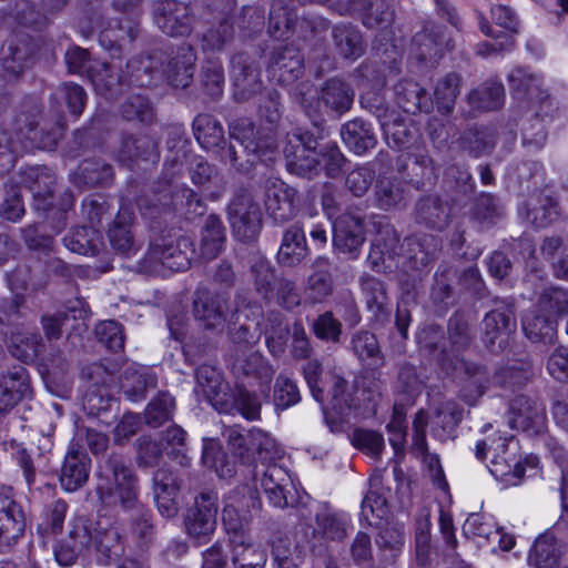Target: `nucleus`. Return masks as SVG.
I'll return each mask as SVG.
<instances>
[{"instance_id": "nucleus-1", "label": "nucleus", "mask_w": 568, "mask_h": 568, "mask_svg": "<svg viewBox=\"0 0 568 568\" xmlns=\"http://www.w3.org/2000/svg\"><path fill=\"white\" fill-rule=\"evenodd\" d=\"M195 60L193 49L190 45H182L163 72L153 69V57L146 55L131 59L126 64V73L114 77L110 73L109 64L103 63L97 70L87 67L89 63L87 50L74 47L65 52L69 71L72 73L85 71L99 94H106L115 84L122 81L134 83L138 87H149L153 84L155 74L164 75L176 88H185L192 80Z\"/></svg>"}, {"instance_id": "nucleus-2", "label": "nucleus", "mask_w": 568, "mask_h": 568, "mask_svg": "<svg viewBox=\"0 0 568 568\" xmlns=\"http://www.w3.org/2000/svg\"><path fill=\"white\" fill-rule=\"evenodd\" d=\"M97 491L105 505L129 509L138 500L136 478L120 456H111L99 466Z\"/></svg>"}, {"instance_id": "nucleus-3", "label": "nucleus", "mask_w": 568, "mask_h": 568, "mask_svg": "<svg viewBox=\"0 0 568 568\" xmlns=\"http://www.w3.org/2000/svg\"><path fill=\"white\" fill-rule=\"evenodd\" d=\"M516 450V444L513 437H499L488 445L486 440L477 442L476 457L480 460L485 459L487 455H491L490 473L496 477H501L508 480L510 477L519 479L525 474V468L520 460L516 457L515 452L508 453L510 446Z\"/></svg>"}, {"instance_id": "nucleus-4", "label": "nucleus", "mask_w": 568, "mask_h": 568, "mask_svg": "<svg viewBox=\"0 0 568 568\" xmlns=\"http://www.w3.org/2000/svg\"><path fill=\"white\" fill-rule=\"evenodd\" d=\"M491 19L497 26L505 30V33H494L487 21L484 19L480 20L479 26L481 32L491 38L490 41H485L477 45V53L483 57L509 50L513 47V37L509 33L518 31V20L511 9L506 6H494L491 8Z\"/></svg>"}, {"instance_id": "nucleus-5", "label": "nucleus", "mask_w": 568, "mask_h": 568, "mask_svg": "<svg viewBox=\"0 0 568 568\" xmlns=\"http://www.w3.org/2000/svg\"><path fill=\"white\" fill-rule=\"evenodd\" d=\"M229 220L239 241L248 242L256 237L261 229V211L250 193L237 194L232 200Z\"/></svg>"}, {"instance_id": "nucleus-6", "label": "nucleus", "mask_w": 568, "mask_h": 568, "mask_svg": "<svg viewBox=\"0 0 568 568\" xmlns=\"http://www.w3.org/2000/svg\"><path fill=\"white\" fill-rule=\"evenodd\" d=\"M231 136L243 148L244 152L254 155L263 162H271L276 159V148L273 136L270 133L256 131L247 119H240L231 125Z\"/></svg>"}, {"instance_id": "nucleus-7", "label": "nucleus", "mask_w": 568, "mask_h": 568, "mask_svg": "<svg viewBox=\"0 0 568 568\" xmlns=\"http://www.w3.org/2000/svg\"><path fill=\"white\" fill-rule=\"evenodd\" d=\"M195 320L206 329H223L231 316L227 298L223 294L199 290L193 303Z\"/></svg>"}, {"instance_id": "nucleus-8", "label": "nucleus", "mask_w": 568, "mask_h": 568, "mask_svg": "<svg viewBox=\"0 0 568 568\" xmlns=\"http://www.w3.org/2000/svg\"><path fill=\"white\" fill-rule=\"evenodd\" d=\"M287 169L302 176L311 175L320 164L316 141L310 135L293 134L283 148Z\"/></svg>"}, {"instance_id": "nucleus-9", "label": "nucleus", "mask_w": 568, "mask_h": 568, "mask_svg": "<svg viewBox=\"0 0 568 568\" xmlns=\"http://www.w3.org/2000/svg\"><path fill=\"white\" fill-rule=\"evenodd\" d=\"M216 496L212 493H202L195 499V507L185 517L187 534L199 542H204L215 530L216 526Z\"/></svg>"}, {"instance_id": "nucleus-10", "label": "nucleus", "mask_w": 568, "mask_h": 568, "mask_svg": "<svg viewBox=\"0 0 568 568\" xmlns=\"http://www.w3.org/2000/svg\"><path fill=\"white\" fill-rule=\"evenodd\" d=\"M510 426L528 435H537L546 427L544 407L531 398L520 395L510 404Z\"/></svg>"}, {"instance_id": "nucleus-11", "label": "nucleus", "mask_w": 568, "mask_h": 568, "mask_svg": "<svg viewBox=\"0 0 568 568\" xmlns=\"http://www.w3.org/2000/svg\"><path fill=\"white\" fill-rule=\"evenodd\" d=\"M154 21L166 34L185 36L191 31L190 9L175 0H159L154 6Z\"/></svg>"}, {"instance_id": "nucleus-12", "label": "nucleus", "mask_w": 568, "mask_h": 568, "mask_svg": "<svg viewBox=\"0 0 568 568\" xmlns=\"http://www.w3.org/2000/svg\"><path fill=\"white\" fill-rule=\"evenodd\" d=\"M154 500L159 513L165 518L176 516L180 508V481L166 468H160L153 476Z\"/></svg>"}, {"instance_id": "nucleus-13", "label": "nucleus", "mask_w": 568, "mask_h": 568, "mask_svg": "<svg viewBox=\"0 0 568 568\" xmlns=\"http://www.w3.org/2000/svg\"><path fill=\"white\" fill-rule=\"evenodd\" d=\"M362 221L351 214L338 216L333 223V243L342 253L356 258L364 243Z\"/></svg>"}, {"instance_id": "nucleus-14", "label": "nucleus", "mask_w": 568, "mask_h": 568, "mask_svg": "<svg viewBox=\"0 0 568 568\" xmlns=\"http://www.w3.org/2000/svg\"><path fill=\"white\" fill-rule=\"evenodd\" d=\"M295 191L278 179L265 184V207L275 222H284L295 214Z\"/></svg>"}, {"instance_id": "nucleus-15", "label": "nucleus", "mask_w": 568, "mask_h": 568, "mask_svg": "<svg viewBox=\"0 0 568 568\" xmlns=\"http://www.w3.org/2000/svg\"><path fill=\"white\" fill-rule=\"evenodd\" d=\"M91 535L89 527L80 519L72 525L68 537L54 547V557L62 567L74 564L80 554L90 551Z\"/></svg>"}, {"instance_id": "nucleus-16", "label": "nucleus", "mask_w": 568, "mask_h": 568, "mask_svg": "<svg viewBox=\"0 0 568 568\" xmlns=\"http://www.w3.org/2000/svg\"><path fill=\"white\" fill-rule=\"evenodd\" d=\"M24 531V515L8 496L0 494V550L10 547Z\"/></svg>"}, {"instance_id": "nucleus-17", "label": "nucleus", "mask_w": 568, "mask_h": 568, "mask_svg": "<svg viewBox=\"0 0 568 568\" xmlns=\"http://www.w3.org/2000/svg\"><path fill=\"white\" fill-rule=\"evenodd\" d=\"M30 390L29 376L22 366H14L0 379V412L16 406Z\"/></svg>"}, {"instance_id": "nucleus-18", "label": "nucleus", "mask_w": 568, "mask_h": 568, "mask_svg": "<svg viewBox=\"0 0 568 568\" xmlns=\"http://www.w3.org/2000/svg\"><path fill=\"white\" fill-rule=\"evenodd\" d=\"M260 481L271 505L278 508L288 505L286 487L292 483V479L284 467L276 464H267Z\"/></svg>"}, {"instance_id": "nucleus-19", "label": "nucleus", "mask_w": 568, "mask_h": 568, "mask_svg": "<svg viewBox=\"0 0 568 568\" xmlns=\"http://www.w3.org/2000/svg\"><path fill=\"white\" fill-rule=\"evenodd\" d=\"M449 48V40L446 39L440 29L432 26L417 33L410 43L409 53L417 60H436L445 49Z\"/></svg>"}, {"instance_id": "nucleus-20", "label": "nucleus", "mask_w": 568, "mask_h": 568, "mask_svg": "<svg viewBox=\"0 0 568 568\" xmlns=\"http://www.w3.org/2000/svg\"><path fill=\"white\" fill-rule=\"evenodd\" d=\"M92 537L90 550L110 559L123 551L122 538L116 527L108 519H100L93 528L89 527Z\"/></svg>"}, {"instance_id": "nucleus-21", "label": "nucleus", "mask_w": 568, "mask_h": 568, "mask_svg": "<svg viewBox=\"0 0 568 568\" xmlns=\"http://www.w3.org/2000/svg\"><path fill=\"white\" fill-rule=\"evenodd\" d=\"M90 474V459L85 454L74 450L67 453L61 467L60 484L67 491H74L83 486Z\"/></svg>"}, {"instance_id": "nucleus-22", "label": "nucleus", "mask_w": 568, "mask_h": 568, "mask_svg": "<svg viewBox=\"0 0 568 568\" xmlns=\"http://www.w3.org/2000/svg\"><path fill=\"white\" fill-rule=\"evenodd\" d=\"M556 318L537 306L524 315L523 329L532 342L552 343L556 337Z\"/></svg>"}, {"instance_id": "nucleus-23", "label": "nucleus", "mask_w": 568, "mask_h": 568, "mask_svg": "<svg viewBox=\"0 0 568 568\" xmlns=\"http://www.w3.org/2000/svg\"><path fill=\"white\" fill-rule=\"evenodd\" d=\"M233 565L235 568H264L266 552L260 546L254 545L246 535L231 537Z\"/></svg>"}, {"instance_id": "nucleus-24", "label": "nucleus", "mask_w": 568, "mask_h": 568, "mask_svg": "<svg viewBox=\"0 0 568 568\" xmlns=\"http://www.w3.org/2000/svg\"><path fill=\"white\" fill-rule=\"evenodd\" d=\"M395 94L398 105L407 113L429 112L433 109L434 102L427 98L420 85L412 80L399 82L395 87Z\"/></svg>"}, {"instance_id": "nucleus-25", "label": "nucleus", "mask_w": 568, "mask_h": 568, "mask_svg": "<svg viewBox=\"0 0 568 568\" xmlns=\"http://www.w3.org/2000/svg\"><path fill=\"white\" fill-rule=\"evenodd\" d=\"M484 342L488 347L495 351L494 346L498 343V347L503 348L508 342L510 333L515 329V323L510 317L500 311L489 312L484 321Z\"/></svg>"}, {"instance_id": "nucleus-26", "label": "nucleus", "mask_w": 568, "mask_h": 568, "mask_svg": "<svg viewBox=\"0 0 568 568\" xmlns=\"http://www.w3.org/2000/svg\"><path fill=\"white\" fill-rule=\"evenodd\" d=\"M227 385L223 382L221 373L210 366L202 365L196 369V390L201 393L214 407L223 404L222 394Z\"/></svg>"}, {"instance_id": "nucleus-27", "label": "nucleus", "mask_w": 568, "mask_h": 568, "mask_svg": "<svg viewBox=\"0 0 568 568\" xmlns=\"http://www.w3.org/2000/svg\"><path fill=\"white\" fill-rule=\"evenodd\" d=\"M306 255V239L302 227L291 226L283 236V242L277 253L281 264L292 266L300 263Z\"/></svg>"}, {"instance_id": "nucleus-28", "label": "nucleus", "mask_w": 568, "mask_h": 568, "mask_svg": "<svg viewBox=\"0 0 568 568\" xmlns=\"http://www.w3.org/2000/svg\"><path fill=\"white\" fill-rule=\"evenodd\" d=\"M225 240L224 227L221 220L215 215L205 219L201 230L199 256L211 260L221 252Z\"/></svg>"}, {"instance_id": "nucleus-29", "label": "nucleus", "mask_w": 568, "mask_h": 568, "mask_svg": "<svg viewBox=\"0 0 568 568\" xmlns=\"http://www.w3.org/2000/svg\"><path fill=\"white\" fill-rule=\"evenodd\" d=\"M344 143L356 154H363L376 144L371 125L362 120L347 122L341 131Z\"/></svg>"}, {"instance_id": "nucleus-30", "label": "nucleus", "mask_w": 568, "mask_h": 568, "mask_svg": "<svg viewBox=\"0 0 568 568\" xmlns=\"http://www.w3.org/2000/svg\"><path fill=\"white\" fill-rule=\"evenodd\" d=\"M197 253L191 241L183 236L176 241L175 245H168L161 253V262L164 266L173 271L186 270Z\"/></svg>"}, {"instance_id": "nucleus-31", "label": "nucleus", "mask_w": 568, "mask_h": 568, "mask_svg": "<svg viewBox=\"0 0 568 568\" xmlns=\"http://www.w3.org/2000/svg\"><path fill=\"white\" fill-rule=\"evenodd\" d=\"M41 337L29 328L17 329L11 334L9 351L12 356L29 363L37 358Z\"/></svg>"}, {"instance_id": "nucleus-32", "label": "nucleus", "mask_w": 568, "mask_h": 568, "mask_svg": "<svg viewBox=\"0 0 568 568\" xmlns=\"http://www.w3.org/2000/svg\"><path fill=\"white\" fill-rule=\"evenodd\" d=\"M353 99V90L338 79L328 80L321 93V101L325 106L341 113L351 108Z\"/></svg>"}, {"instance_id": "nucleus-33", "label": "nucleus", "mask_w": 568, "mask_h": 568, "mask_svg": "<svg viewBox=\"0 0 568 568\" xmlns=\"http://www.w3.org/2000/svg\"><path fill=\"white\" fill-rule=\"evenodd\" d=\"M505 92L503 84L497 80H489L474 90L469 97V103L478 110H494L504 103Z\"/></svg>"}, {"instance_id": "nucleus-34", "label": "nucleus", "mask_w": 568, "mask_h": 568, "mask_svg": "<svg viewBox=\"0 0 568 568\" xmlns=\"http://www.w3.org/2000/svg\"><path fill=\"white\" fill-rule=\"evenodd\" d=\"M247 437L246 462L254 455H256V458L262 464L272 462L278 456L280 450L277 444L268 434L261 429H251L247 432Z\"/></svg>"}, {"instance_id": "nucleus-35", "label": "nucleus", "mask_w": 568, "mask_h": 568, "mask_svg": "<svg viewBox=\"0 0 568 568\" xmlns=\"http://www.w3.org/2000/svg\"><path fill=\"white\" fill-rule=\"evenodd\" d=\"M528 560L535 568H556L558 548L552 535L539 536L529 552Z\"/></svg>"}, {"instance_id": "nucleus-36", "label": "nucleus", "mask_w": 568, "mask_h": 568, "mask_svg": "<svg viewBox=\"0 0 568 568\" xmlns=\"http://www.w3.org/2000/svg\"><path fill=\"white\" fill-rule=\"evenodd\" d=\"M233 371L246 376L253 375L263 385H270L274 371L257 352H251L245 358L237 357L233 363Z\"/></svg>"}, {"instance_id": "nucleus-37", "label": "nucleus", "mask_w": 568, "mask_h": 568, "mask_svg": "<svg viewBox=\"0 0 568 568\" xmlns=\"http://www.w3.org/2000/svg\"><path fill=\"white\" fill-rule=\"evenodd\" d=\"M156 379L146 367H140L131 374H126L122 382L125 397L131 402H141L145 398L149 387H155Z\"/></svg>"}, {"instance_id": "nucleus-38", "label": "nucleus", "mask_w": 568, "mask_h": 568, "mask_svg": "<svg viewBox=\"0 0 568 568\" xmlns=\"http://www.w3.org/2000/svg\"><path fill=\"white\" fill-rule=\"evenodd\" d=\"M194 135L204 149H211L223 140L222 125L210 115H199L193 122Z\"/></svg>"}, {"instance_id": "nucleus-39", "label": "nucleus", "mask_w": 568, "mask_h": 568, "mask_svg": "<svg viewBox=\"0 0 568 568\" xmlns=\"http://www.w3.org/2000/svg\"><path fill=\"white\" fill-rule=\"evenodd\" d=\"M302 59L292 48H285L273 65V72H278V81L290 83L302 74Z\"/></svg>"}, {"instance_id": "nucleus-40", "label": "nucleus", "mask_w": 568, "mask_h": 568, "mask_svg": "<svg viewBox=\"0 0 568 568\" xmlns=\"http://www.w3.org/2000/svg\"><path fill=\"white\" fill-rule=\"evenodd\" d=\"M174 398L168 393H160L145 409V420L152 427H159L172 418Z\"/></svg>"}, {"instance_id": "nucleus-41", "label": "nucleus", "mask_w": 568, "mask_h": 568, "mask_svg": "<svg viewBox=\"0 0 568 568\" xmlns=\"http://www.w3.org/2000/svg\"><path fill=\"white\" fill-rule=\"evenodd\" d=\"M317 529L323 537L331 540H341L347 532L349 519L345 515L322 513L316 516Z\"/></svg>"}, {"instance_id": "nucleus-42", "label": "nucleus", "mask_w": 568, "mask_h": 568, "mask_svg": "<svg viewBox=\"0 0 568 568\" xmlns=\"http://www.w3.org/2000/svg\"><path fill=\"white\" fill-rule=\"evenodd\" d=\"M460 78L456 73H449L443 78L435 88V103L442 112H448L459 93Z\"/></svg>"}, {"instance_id": "nucleus-43", "label": "nucleus", "mask_w": 568, "mask_h": 568, "mask_svg": "<svg viewBox=\"0 0 568 568\" xmlns=\"http://www.w3.org/2000/svg\"><path fill=\"white\" fill-rule=\"evenodd\" d=\"M538 307L557 320L568 311V292L561 287L547 288L540 295Z\"/></svg>"}, {"instance_id": "nucleus-44", "label": "nucleus", "mask_w": 568, "mask_h": 568, "mask_svg": "<svg viewBox=\"0 0 568 568\" xmlns=\"http://www.w3.org/2000/svg\"><path fill=\"white\" fill-rule=\"evenodd\" d=\"M95 232L92 227L82 226L75 230L74 233L63 239L65 247L81 255H93L97 251V243L94 240Z\"/></svg>"}, {"instance_id": "nucleus-45", "label": "nucleus", "mask_w": 568, "mask_h": 568, "mask_svg": "<svg viewBox=\"0 0 568 568\" xmlns=\"http://www.w3.org/2000/svg\"><path fill=\"white\" fill-rule=\"evenodd\" d=\"M95 334L99 341L109 349L116 352L123 348L124 336L121 325L115 321H104L97 325Z\"/></svg>"}, {"instance_id": "nucleus-46", "label": "nucleus", "mask_w": 568, "mask_h": 568, "mask_svg": "<svg viewBox=\"0 0 568 568\" xmlns=\"http://www.w3.org/2000/svg\"><path fill=\"white\" fill-rule=\"evenodd\" d=\"M270 322L272 325L265 331L266 345L273 356H281L285 351L288 327L277 316L270 318Z\"/></svg>"}, {"instance_id": "nucleus-47", "label": "nucleus", "mask_w": 568, "mask_h": 568, "mask_svg": "<svg viewBox=\"0 0 568 568\" xmlns=\"http://www.w3.org/2000/svg\"><path fill=\"white\" fill-rule=\"evenodd\" d=\"M133 156L143 158L144 160H156L158 153L153 142L146 138L133 139L130 138L123 142L121 160L125 158L132 159Z\"/></svg>"}, {"instance_id": "nucleus-48", "label": "nucleus", "mask_w": 568, "mask_h": 568, "mask_svg": "<svg viewBox=\"0 0 568 568\" xmlns=\"http://www.w3.org/2000/svg\"><path fill=\"white\" fill-rule=\"evenodd\" d=\"M406 427V414L404 407L402 405H395L387 429L390 434L389 443L396 453L400 452L404 447Z\"/></svg>"}, {"instance_id": "nucleus-49", "label": "nucleus", "mask_w": 568, "mask_h": 568, "mask_svg": "<svg viewBox=\"0 0 568 568\" xmlns=\"http://www.w3.org/2000/svg\"><path fill=\"white\" fill-rule=\"evenodd\" d=\"M510 85L517 93H525L529 98H536L540 89L539 79L524 69H515L508 75Z\"/></svg>"}, {"instance_id": "nucleus-50", "label": "nucleus", "mask_w": 568, "mask_h": 568, "mask_svg": "<svg viewBox=\"0 0 568 568\" xmlns=\"http://www.w3.org/2000/svg\"><path fill=\"white\" fill-rule=\"evenodd\" d=\"M300 400V393L292 379L280 375L275 384L274 402L282 409L295 405Z\"/></svg>"}, {"instance_id": "nucleus-51", "label": "nucleus", "mask_w": 568, "mask_h": 568, "mask_svg": "<svg viewBox=\"0 0 568 568\" xmlns=\"http://www.w3.org/2000/svg\"><path fill=\"white\" fill-rule=\"evenodd\" d=\"M352 444L372 456H377L384 447V438L374 430L356 429L352 435Z\"/></svg>"}, {"instance_id": "nucleus-52", "label": "nucleus", "mask_w": 568, "mask_h": 568, "mask_svg": "<svg viewBox=\"0 0 568 568\" xmlns=\"http://www.w3.org/2000/svg\"><path fill=\"white\" fill-rule=\"evenodd\" d=\"M29 61L28 48H16L10 42L7 49L2 51V65L3 69L11 74L21 73L27 68Z\"/></svg>"}, {"instance_id": "nucleus-53", "label": "nucleus", "mask_w": 568, "mask_h": 568, "mask_svg": "<svg viewBox=\"0 0 568 568\" xmlns=\"http://www.w3.org/2000/svg\"><path fill=\"white\" fill-rule=\"evenodd\" d=\"M335 39L339 53L347 59H356L362 52V40L361 36L356 31L341 30L335 32Z\"/></svg>"}, {"instance_id": "nucleus-54", "label": "nucleus", "mask_w": 568, "mask_h": 568, "mask_svg": "<svg viewBox=\"0 0 568 568\" xmlns=\"http://www.w3.org/2000/svg\"><path fill=\"white\" fill-rule=\"evenodd\" d=\"M122 115L126 120L151 121L153 116L149 101L141 95H133L122 105Z\"/></svg>"}, {"instance_id": "nucleus-55", "label": "nucleus", "mask_w": 568, "mask_h": 568, "mask_svg": "<svg viewBox=\"0 0 568 568\" xmlns=\"http://www.w3.org/2000/svg\"><path fill=\"white\" fill-rule=\"evenodd\" d=\"M374 175L369 166H358L348 173L346 185L355 196H362L371 187Z\"/></svg>"}, {"instance_id": "nucleus-56", "label": "nucleus", "mask_w": 568, "mask_h": 568, "mask_svg": "<svg viewBox=\"0 0 568 568\" xmlns=\"http://www.w3.org/2000/svg\"><path fill=\"white\" fill-rule=\"evenodd\" d=\"M362 288L365 294L367 306L371 310H381L386 303V292L379 280L373 276L363 277Z\"/></svg>"}, {"instance_id": "nucleus-57", "label": "nucleus", "mask_w": 568, "mask_h": 568, "mask_svg": "<svg viewBox=\"0 0 568 568\" xmlns=\"http://www.w3.org/2000/svg\"><path fill=\"white\" fill-rule=\"evenodd\" d=\"M109 239L113 248L124 255H130L136 251L131 232L125 225L114 223L109 230Z\"/></svg>"}, {"instance_id": "nucleus-58", "label": "nucleus", "mask_w": 568, "mask_h": 568, "mask_svg": "<svg viewBox=\"0 0 568 568\" xmlns=\"http://www.w3.org/2000/svg\"><path fill=\"white\" fill-rule=\"evenodd\" d=\"M547 371L558 382L568 381V349L556 348L548 358Z\"/></svg>"}, {"instance_id": "nucleus-59", "label": "nucleus", "mask_w": 568, "mask_h": 568, "mask_svg": "<svg viewBox=\"0 0 568 568\" xmlns=\"http://www.w3.org/2000/svg\"><path fill=\"white\" fill-rule=\"evenodd\" d=\"M353 347L361 359L377 358L379 352L375 335L368 332L358 333L353 338Z\"/></svg>"}, {"instance_id": "nucleus-60", "label": "nucleus", "mask_w": 568, "mask_h": 568, "mask_svg": "<svg viewBox=\"0 0 568 568\" xmlns=\"http://www.w3.org/2000/svg\"><path fill=\"white\" fill-rule=\"evenodd\" d=\"M328 393L332 395V408L339 414H343L344 409L349 408L348 396L345 394L346 382L336 375L331 376L328 385Z\"/></svg>"}, {"instance_id": "nucleus-61", "label": "nucleus", "mask_w": 568, "mask_h": 568, "mask_svg": "<svg viewBox=\"0 0 568 568\" xmlns=\"http://www.w3.org/2000/svg\"><path fill=\"white\" fill-rule=\"evenodd\" d=\"M463 531L466 536L490 539L495 531V527L490 521L484 520L483 516L471 514L465 520Z\"/></svg>"}, {"instance_id": "nucleus-62", "label": "nucleus", "mask_w": 568, "mask_h": 568, "mask_svg": "<svg viewBox=\"0 0 568 568\" xmlns=\"http://www.w3.org/2000/svg\"><path fill=\"white\" fill-rule=\"evenodd\" d=\"M235 406L243 417L248 420L258 419L261 403L255 395L240 390L235 398Z\"/></svg>"}, {"instance_id": "nucleus-63", "label": "nucleus", "mask_w": 568, "mask_h": 568, "mask_svg": "<svg viewBox=\"0 0 568 568\" xmlns=\"http://www.w3.org/2000/svg\"><path fill=\"white\" fill-rule=\"evenodd\" d=\"M376 196L382 209H389L400 200V192L394 182L381 180L376 185Z\"/></svg>"}, {"instance_id": "nucleus-64", "label": "nucleus", "mask_w": 568, "mask_h": 568, "mask_svg": "<svg viewBox=\"0 0 568 568\" xmlns=\"http://www.w3.org/2000/svg\"><path fill=\"white\" fill-rule=\"evenodd\" d=\"M310 296L318 302L331 293V278L327 272H316L308 280Z\"/></svg>"}]
</instances>
